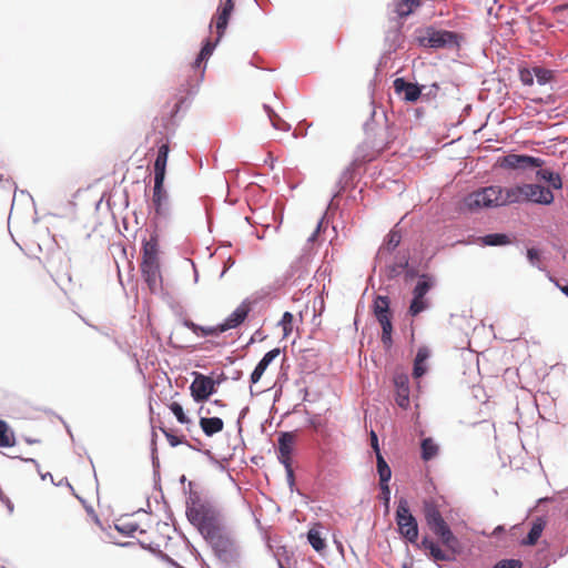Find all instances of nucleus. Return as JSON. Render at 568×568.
I'll use <instances>...</instances> for the list:
<instances>
[{
    "mask_svg": "<svg viewBox=\"0 0 568 568\" xmlns=\"http://www.w3.org/2000/svg\"><path fill=\"white\" fill-rule=\"evenodd\" d=\"M185 514L187 520L203 538L225 526L221 509L213 501L197 493H190Z\"/></svg>",
    "mask_w": 568,
    "mask_h": 568,
    "instance_id": "obj_1",
    "label": "nucleus"
},
{
    "mask_svg": "<svg viewBox=\"0 0 568 568\" xmlns=\"http://www.w3.org/2000/svg\"><path fill=\"white\" fill-rule=\"evenodd\" d=\"M423 514L429 529L440 539L443 545L455 552L456 548L459 547V541L443 518L438 504L434 499H425L423 501Z\"/></svg>",
    "mask_w": 568,
    "mask_h": 568,
    "instance_id": "obj_2",
    "label": "nucleus"
},
{
    "mask_svg": "<svg viewBox=\"0 0 568 568\" xmlns=\"http://www.w3.org/2000/svg\"><path fill=\"white\" fill-rule=\"evenodd\" d=\"M141 271L144 281L148 283L149 287L153 290L161 278L159 242L155 235L151 236L150 240L143 244Z\"/></svg>",
    "mask_w": 568,
    "mask_h": 568,
    "instance_id": "obj_3",
    "label": "nucleus"
},
{
    "mask_svg": "<svg viewBox=\"0 0 568 568\" xmlns=\"http://www.w3.org/2000/svg\"><path fill=\"white\" fill-rule=\"evenodd\" d=\"M204 540L211 546L215 556L223 562L230 564L239 558L237 546L227 532L225 526L206 536Z\"/></svg>",
    "mask_w": 568,
    "mask_h": 568,
    "instance_id": "obj_4",
    "label": "nucleus"
},
{
    "mask_svg": "<svg viewBox=\"0 0 568 568\" xmlns=\"http://www.w3.org/2000/svg\"><path fill=\"white\" fill-rule=\"evenodd\" d=\"M501 186L490 185L476 190L464 197V206L469 211L500 206Z\"/></svg>",
    "mask_w": 568,
    "mask_h": 568,
    "instance_id": "obj_5",
    "label": "nucleus"
},
{
    "mask_svg": "<svg viewBox=\"0 0 568 568\" xmlns=\"http://www.w3.org/2000/svg\"><path fill=\"white\" fill-rule=\"evenodd\" d=\"M396 524L399 534L409 542L415 544L418 539V525L416 518L412 515L408 501L400 498L396 509Z\"/></svg>",
    "mask_w": 568,
    "mask_h": 568,
    "instance_id": "obj_6",
    "label": "nucleus"
},
{
    "mask_svg": "<svg viewBox=\"0 0 568 568\" xmlns=\"http://www.w3.org/2000/svg\"><path fill=\"white\" fill-rule=\"evenodd\" d=\"M498 165L506 170H527L534 168H541L544 160L526 154H507L499 158L497 161Z\"/></svg>",
    "mask_w": 568,
    "mask_h": 568,
    "instance_id": "obj_7",
    "label": "nucleus"
},
{
    "mask_svg": "<svg viewBox=\"0 0 568 568\" xmlns=\"http://www.w3.org/2000/svg\"><path fill=\"white\" fill-rule=\"evenodd\" d=\"M194 379L190 385L191 396L196 403H203L215 393L216 382L206 375L194 372Z\"/></svg>",
    "mask_w": 568,
    "mask_h": 568,
    "instance_id": "obj_8",
    "label": "nucleus"
},
{
    "mask_svg": "<svg viewBox=\"0 0 568 568\" xmlns=\"http://www.w3.org/2000/svg\"><path fill=\"white\" fill-rule=\"evenodd\" d=\"M295 444V435L293 433H282L278 437V460L284 465L287 478L291 483L294 481V473L292 468V453Z\"/></svg>",
    "mask_w": 568,
    "mask_h": 568,
    "instance_id": "obj_9",
    "label": "nucleus"
},
{
    "mask_svg": "<svg viewBox=\"0 0 568 568\" xmlns=\"http://www.w3.org/2000/svg\"><path fill=\"white\" fill-rule=\"evenodd\" d=\"M457 36L454 32L445 30H433L429 29L426 33L419 38V43L426 48H444L447 45L456 44Z\"/></svg>",
    "mask_w": 568,
    "mask_h": 568,
    "instance_id": "obj_10",
    "label": "nucleus"
},
{
    "mask_svg": "<svg viewBox=\"0 0 568 568\" xmlns=\"http://www.w3.org/2000/svg\"><path fill=\"white\" fill-rule=\"evenodd\" d=\"M235 4L233 0H221L216 9L212 23L215 24L217 38L216 42L224 36L229 20L234 11Z\"/></svg>",
    "mask_w": 568,
    "mask_h": 568,
    "instance_id": "obj_11",
    "label": "nucleus"
},
{
    "mask_svg": "<svg viewBox=\"0 0 568 568\" xmlns=\"http://www.w3.org/2000/svg\"><path fill=\"white\" fill-rule=\"evenodd\" d=\"M555 200L550 189L539 184H525V202L550 205Z\"/></svg>",
    "mask_w": 568,
    "mask_h": 568,
    "instance_id": "obj_12",
    "label": "nucleus"
},
{
    "mask_svg": "<svg viewBox=\"0 0 568 568\" xmlns=\"http://www.w3.org/2000/svg\"><path fill=\"white\" fill-rule=\"evenodd\" d=\"M199 414L201 415L199 420L200 427L206 436L211 437L223 430V420L219 417H209L212 414L209 407L201 406Z\"/></svg>",
    "mask_w": 568,
    "mask_h": 568,
    "instance_id": "obj_13",
    "label": "nucleus"
},
{
    "mask_svg": "<svg viewBox=\"0 0 568 568\" xmlns=\"http://www.w3.org/2000/svg\"><path fill=\"white\" fill-rule=\"evenodd\" d=\"M152 205L156 216L169 214V194L164 189L163 181H154Z\"/></svg>",
    "mask_w": 568,
    "mask_h": 568,
    "instance_id": "obj_14",
    "label": "nucleus"
},
{
    "mask_svg": "<svg viewBox=\"0 0 568 568\" xmlns=\"http://www.w3.org/2000/svg\"><path fill=\"white\" fill-rule=\"evenodd\" d=\"M394 90L397 94H403L407 102H415L422 94V87L416 83L407 82L403 78H397L393 82Z\"/></svg>",
    "mask_w": 568,
    "mask_h": 568,
    "instance_id": "obj_15",
    "label": "nucleus"
},
{
    "mask_svg": "<svg viewBox=\"0 0 568 568\" xmlns=\"http://www.w3.org/2000/svg\"><path fill=\"white\" fill-rule=\"evenodd\" d=\"M420 548L427 550L429 556L434 559V561H448L454 559L455 555L458 551V547L454 552L452 549L447 548V550L442 549L436 542L428 538H424L419 545Z\"/></svg>",
    "mask_w": 568,
    "mask_h": 568,
    "instance_id": "obj_16",
    "label": "nucleus"
},
{
    "mask_svg": "<svg viewBox=\"0 0 568 568\" xmlns=\"http://www.w3.org/2000/svg\"><path fill=\"white\" fill-rule=\"evenodd\" d=\"M500 206L525 202V184L501 187Z\"/></svg>",
    "mask_w": 568,
    "mask_h": 568,
    "instance_id": "obj_17",
    "label": "nucleus"
},
{
    "mask_svg": "<svg viewBox=\"0 0 568 568\" xmlns=\"http://www.w3.org/2000/svg\"><path fill=\"white\" fill-rule=\"evenodd\" d=\"M169 145L162 144L158 150V155L154 161V181H163L165 180L166 174V163L169 158Z\"/></svg>",
    "mask_w": 568,
    "mask_h": 568,
    "instance_id": "obj_18",
    "label": "nucleus"
},
{
    "mask_svg": "<svg viewBox=\"0 0 568 568\" xmlns=\"http://www.w3.org/2000/svg\"><path fill=\"white\" fill-rule=\"evenodd\" d=\"M396 386V403L402 408L409 406V386L408 377L406 375H399L395 378Z\"/></svg>",
    "mask_w": 568,
    "mask_h": 568,
    "instance_id": "obj_19",
    "label": "nucleus"
},
{
    "mask_svg": "<svg viewBox=\"0 0 568 568\" xmlns=\"http://www.w3.org/2000/svg\"><path fill=\"white\" fill-rule=\"evenodd\" d=\"M250 308L246 305L239 306L223 323L220 324V331L226 332L240 326L247 317Z\"/></svg>",
    "mask_w": 568,
    "mask_h": 568,
    "instance_id": "obj_20",
    "label": "nucleus"
},
{
    "mask_svg": "<svg viewBox=\"0 0 568 568\" xmlns=\"http://www.w3.org/2000/svg\"><path fill=\"white\" fill-rule=\"evenodd\" d=\"M280 348H274L263 356V358L258 362V364L251 374L250 381L252 384H256L260 382L267 366L271 364L272 361H274L280 355Z\"/></svg>",
    "mask_w": 568,
    "mask_h": 568,
    "instance_id": "obj_21",
    "label": "nucleus"
},
{
    "mask_svg": "<svg viewBox=\"0 0 568 568\" xmlns=\"http://www.w3.org/2000/svg\"><path fill=\"white\" fill-rule=\"evenodd\" d=\"M183 325L200 337L217 336L219 334L223 333V331H220V324L216 326H201L190 320H184Z\"/></svg>",
    "mask_w": 568,
    "mask_h": 568,
    "instance_id": "obj_22",
    "label": "nucleus"
},
{
    "mask_svg": "<svg viewBox=\"0 0 568 568\" xmlns=\"http://www.w3.org/2000/svg\"><path fill=\"white\" fill-rule=\"evenodd\" d=\"M545 527H546V521L541 517H538L532 523V526H531L527 537L523 540V545H525V546L536 545L538 539L540 538Z\"/></svg>",
    "mask_w": 568,
    "mask_h": 568,
    "instance_id": "obj_23",
    "label": "nucleus"
},
{
    "mask_svg": "<svg viewBox=\"0 0 568 568\" xmlns=\"http://www.w3.org/2000/svg\"><path fill=\"white\" fill-rule=\"evenodd\" d=\"M429 357V349L426 346L419 347L414 361L413 375L415 378L422 377L426 373L425 362Z\"/></svg>",
    "mask_w": 568,
    "mask_h": 568,
    "instance_id": "obj_24",
    "label": "nucleus"
},
{
    "mask_svg": "<svg viewBox=\"0 0 568 568\" xmlns=\"http://www.w3.org/2000/svg\"><path fill=\"white\" fill-rule=\"evenodd\" d=\"M392 314L388 316H383L377 318L378 323L382 326V343L386 348H390L393 345L392 339V332H393V325H392Z\"/></svg>",
    "mask_w": 568,
    "mask_h": 568,
    "instance_id": "obj_25",
    "label": "nucleus"
},
{
    "mask_svg": "<svg viewBox=\"0 0 568 568\" xmlns=\"http://www.w3.org/2000/svg\"><path fill=\"white\" fill-rule=\"evenodd\" d=\"M392 314L388 316H383L377 318L378 323L382 326V343L386 348H390L393 345L392 339V332H393V325H392Z\"/></svg>",
    "mask_w": 568,
    "mask_h": 568,
    "instance_id": "obj_26",
    "label": "nucleus"
},
{
    "mask_svg": "<svg viewBox=\"0 0 568 568\" xmlns=\"http://www.w3.org/2000/svg\"><path fill=\"white\" fill-rule=\"evenodd\" d=\"M477 242L485 246H503L509 244L510 240L506 234L494 233L478 237Z\"/></svg>",
    "mask_w": 568,
    "mask_h": 568,
    "instance_id": "obj_27",
    "label": "nucleus"
},
{
    "mask_svg": "<svg viewBox=\"0 0 568 568\" xmlns=\"http://www.w3.org/2000/svg\"><path fill=\"white\" fill-rule=\"evenodd\" d=\"M537 178L547 182L555 190H560L562 187L560 175L548 169H541L537 171Z\"/></svg>",
    "mask_w": 568,
    "mask_h": 568,
    "instance_id": "obj_28",
    "label": "nucleus"
},
{
    "mask_svg": "<svg viewBox=\"0 0 568 568\" xmlns=\"http://www.w3.org/2000/svg\"><path fill=\"white\" fill-rule=\"evenodd\" d=\"M422 4L420 0H400L396 4V13L400 18L408 17L413 11Z\"/></svg>",
    "mask_w": 568,
    "mask_h": 568,
    "instance_id": "obj_29",
    "label": "nucleus"
},
{
    "mask_svg": "<svg viewBox=\"0 0 568 568\" xmlns=\"http://www.w3.org/2000/svg\"><path fill=\"white\" fill-rule=\"evenodd\" d=\"M373 308L376 318L390 315L389 298L382 295L376 296Z\"/></svg>",
    "mask_w": 568,
    "mask_h": 568,
    "instance_id": "obj_30",
    "label": "nucleus"
},
{
    "mask_svg": "<svg viewBox=\"0 0 568 568\" xmlns=\"http://www.w3.org/2000/svg\"><path fill=\"white\" fill-rule=\"evenodd\" d=\"M422 458L427 462L433 459L438 454V445L433 440V438L428 437L423 439L422 445Z\"/></svg>",
    "mask_w": 568,
    "mask_h": 568,
    "instance_id": "obj_31",
    "label": "nucleus"
},
{
    "mask_svg": "<svg viewBox=\"0 0 568 568\" xmlns=\"http://www.w3.org/2000/svg\"><path fill=\"white\" fill-rule=\"evenodd\" d=\"M433 286V281L427 275H422L413 291L414 297L425 298V295L429 292Z\"/></svg>",
    "mask_w": 568,
    "mask_h": 568,
    "instance_id": "obj_32",
    "label": "nucleus"
},
{
    "mask_svg": "<svg viewBox=\"0 0 568 568\" xmlns=\"http://www.w3.org/2000/svg\"><path fill=\"white\" fill-rule=\"evenodd\" d=\"M264 110L267 113V116L274 129L283 132L290 130V124L285 122L278 114H276L271 106L264 104Z\"/></svg>",
    "mask_w": 568,
    "mask_h": 568,
    "instance_id": "obj_33",
    "label": "nucleus"
},
{
    "mask_svg": "<svg viewBox=\"0 0 568 568\" xmlns=\"http://www.w3.org/2000/svg\"><path fill=\"white\" fill-rule=\"evenodd\" d=\"M377 462V473L379 476V484H385L390 480L392 477V470L388 464L386 463L385 458L382 454H378L376 457Z\"/></svg>",
    "mask_w": 568,
    "mask_h": 568,
    "instance_id": "obj_34",
    "label": "nucleus"
},
{
    "mask_svg": "<svg viewBox=\"0 0 568 568\" xmlns=\"http://www.w3.org/2000/svg\"><path fill=\"white\" fill-rule=\"evenodd\" d=\"M307 539L316 551H322L326 547L325 540L322 538L320 530L316 528L308 530Z\"/></svg>",
    "mask_w": 568,
    "mask_h": 568,
    "instance_id": "obj_35",
    "label": "nucleus"
},
{
    "mask_svg": "<svg viewBox=\"0 0 568 568\" xmlns=\"http://www.w3.org/2000/svg\"><path fill=\"white\" fill-rule=\"evenodd\" d=\"M215 45H216V42L213 43L210 40H207L204 43V45L202 47V49L194 62V68H200L201 64L209 59V57L213 53Z\"/></svg>",
    "mask_w": 568,
    "mask_h": 568,
    "instance_id": "obj_36",
    "label": "nucleus"
},
{
    "mask_svg": "<svg viewBox=\"0 0 568 568\" xmlns=\"http://www.w3.org/2000/svg\"><path fill=\"white\" fill-rule=\"evenodd\" d=\"M400 241V232L394 229L387 234L384 248L392 252L399 245Z\"/></svg>",
    "mask_w": 568,
    "mask_h": 568,
    "instance_id": "obj_37",
    "label": "nucleus"
},
{
    "mask_svg": "<svg viewBox=\"0 0 568 568\" xmlns=\"http://www.w3.org/2000/svg\"><path fill=\"white\" fill-rule=\"evenodd\" d=\"M294 316L291 312H285L280 321L283 329V337L287 338L293 332Z\"/></svg>",
    "mask_w": 568,
    "mask_h": 568,
    "instance_id": "obj_38",
    "label": "nucleus"
},
{
    "mask_svg": "<svg viewBox=\"0 0 568 568\" xmlns=\"http://www.w3.org/2000/svg\"><path fill=\"white\" fill-rule=\"evenodd\" d=\"M428 307V302L425 298L413 297V301L409 306V314L412 316H417L419 313L425 311Z\"/></svg>",
    "mask_w": 568,
    "mask_h": 568,
    "instance_id": "obj_39",
    "label": "nucleus"
},
{
    "mask_svg": "<svg viewBox=\"0 0 568 568\" xmlns=\"http://www.w3.org/2000/svg\"><path fill=\"white\" fill-rule=\"evenodd\" d=\"M170 410L173 413V415L176 417L178 422L181 424H189L191 420L185 415L183 407L178 402H172L169 406Z\"/></svg>",
    "mask_w": 568,
    "mask_h": 568,
    "instance_id": "obj_40",
    "label": "nucleus"
},
{
    "mask_svg": "<svg viewBox=\"0 0 568 568\" xmlns=\"http://www.w3.org/2000/svg\"><path fill=\"white\" fill-rule=\"evenodd\" d=\"M12 444V437L7 423L0 420V447H10Z\"/></svg>",
    "mask_w": 568,
    "mask_h": 568,
    "instance_id": "obj_41",
    "label": "nucleus"
},
{
    "mask_svg": "<svg viewBox=\"0 0 568 568\" xmlns=\"http://www.w3.org/2000/svg\"><path fill=\"white\" fill-rule=\"evenodd\" d=\"M116 529L126 535H132L138 530V526L130 520H123L116 524Z\"/></svg>",
    "mask_w": 568,
    "mask_h": 568,
    "instance_id": "obj_42",
    "label": "nucleus"
},
{
    "mask_svg": "<svg viewBox=\"0 0 568 568\" xmlns=\"http://www.w3.org/2000/svg\"><path fill=\"white\" fill-rule=\"evenodd\" d=\"M493 568H523V564L518 559H501Z\"/></svg>",
    "mask_w": 568,
    "mask_h": 568,
    "instance_id": "obj_43",
    "label": "nucleus"
},
{
    "mask_svg": "<svg viewBox=\"0 0 568 568\" xmlns=\"http://www.w3.org/2000/svg\"><path fill=\"white\" fill-rule=\"evenodd\" d=\"M161 430L172 447H176L184 443L183 437H179V436L174 435L171 430H169L166 428H161Z\"/></svg>",
    "mask_w": 568,
    "mask_h": 568,
    "instance_id": "obj_44",
    "label": "nucleus"
},
{
    "mask_svg": "<svg viewBox=\"0 0 568 568\" xmlns=\"http://www.w3.org/2000/svg\"><path fill=\"white\" fill-rule=\"evenodd\" d=\"M534 77H535L534 70L531 71L526 68L519 70V79L525 85H532Z\"/></svg>",
    "mask_w": 568,
    "mask_h": 568,
    "instance_id": "obj_45",
    "label": "nucleus"
},
{
    "mask_svg": "<svg viewBox=\"0 0 568 568\" xmlns=\"http://www.w3.org/2000/svg\"><path fill=\"white\" fill-rule=\"evenodd\" d=\"M534 73L540 84H545L551 78V72L541 68H535Z\"/></svg>",
    "mask_w": 568,
    "mask_h": 568,
    "instance_id": "obj_46",
    "label": "nucleus"
},
{
    "mask_svg": "<svg viewBox=\"0 0 568 568\" xmlns=\"http://www.w3.org/2000/svg\"><path fill=\"white\" fill-rule=\"evenodd\" d=\"M381 490H382V499L384 500V505L386 508H388L389 500H390V489L388 486V483L379 484Z\"/></svg>",
    "mask_w": 568,
    "mask_h": 568,
    "instance_id": "obj_47",
    "label": "nucleus"
},
{
    "mask_svg": "<svg viewBox=\"0 0 568 568\" xmlns=\"http://www.w3.org/2000/svg\"><path fill=\"white\" fill-rule=\"evenodd\" d=\"M4 193H3V197L6 200H10V197H13L14 193H16V190H17V186L14 184V182H7V185L4 186Z\"/></svg>",
    "mask_w": 568,
    "mask_h": 568,
    "instance_id": "obj_48",
    "label": "nucleus"
},
{
    "mask_svg": "<svg viewBox=\"0 0 568 568\" xmlns=\"http://www.w3.org/2000/svg\"><path fill=\"white\" fill-rule=\"evenodd\" d=\"M369 438H371V446L374 449L376 457H377L378 454H381V450H379V446H378V438L374 430L371 432Z\"/></svg>",
    "mask_w": 568,
    "mask_h": 568,
    "instance_id": "obj_49",
    "label": "nucleus"
},
{
    "mask_svg": "<svg viewBox=\"0 0 568 568\" xmlns=\"http://www.w3.org/2000/svg\"><path fill=\"white\" fill-rule=\"evenodd\" d=\"M527 257L531 264H536L537 262H539V257H540L539 251L536 248H528Z\"/></svg>",
    "mask_w": 568,
    "mask_h": 568,
    "instance_id": "obj_50",
    "label": "nucleus"
},
{
    "mask_svg": "<svg viewBox=\"0 0 568 568\" xmlns=\"http://www.w3.org/2000/svg\"><path fill=\"white\" fill-rule=\"evenodd\" d=\"M568 10V3H565V4H560V6H557L555 7L554 11L559 13V12H564Z\"/></svg>",
    "mask_w": 568,
    "mask_h": 568,
    "instance_id": "obj_51",
    "label": "nucleus"
},
{
    "mask_svg": "<svg viewBox=\"0 0 568 568\" xmlns=\"http://www.w3.org/2000/svg\"><path fill=\"white\" fill-rule=\"evenodd\" d=\"M211 404L221 408L226 407V404L222 399H214Z\"/></svg>",
    "mask_w": 568,
    "mask_h": 568,
    "instance_id": "obj_52",
    "label": "nucleus"
},
{
    "mask_svg": "<svg viewBox=\"0 0 568 568\" xmlns=\"http://www.w3.org/2000/svg\"><path fill=\"white\" fill-rule=\"evenodd\" d=\"M558 287L566 296H568V283L565 285H558Z\"/></svg>",
    "mask_w": 568,
    "mask_h": 568,
    "instance_id": "obj_53",
    "label": "nucleus"
},
{
    "mask_svg": "<svg viewBox=\"0 0 568 568\" xmlns=\"http://www.w3.org/2000/svg\"><path fill=\"white\" fill-rule=\"evenodd\" d=\"M176 335H178V332H172L171 333L170 341H171L172 344L174 343V338L176 337Z\"/></svg>",
    "mask_w": 568,
    "mask_h": 568,
    "instance_id": "obj_54",
    "label": "nucleus"
},
{
    "mask_svg": "<svg viewBox=\"0 0 568 568\" xmlns=\"http://www.w3.org/2000/svg\"><path fill=\"white\" fill-rule=\"evenodd\" d=\"M402 568H410L407 564H404Z\"/></svg>",
    "mask_w": 568,
    "mask_h": 568,
    "instance_id": "obj_55",
    "label": "nucleus"
},
{
    "mask_svg": "<svg viewBox=\"0 0 568 568\" xmlns=\"http://www.w3.org/2000/svg\"><path fill=\"white\" fill-rule=\"evenodd\" d=\"M307 261H300V264H306Z\"/></svg>",
    "mask_w": 568,
    "mask_h": 568,
    "instance_id": "obj_56",
    "label": "nucleus"
}]
</instances>
